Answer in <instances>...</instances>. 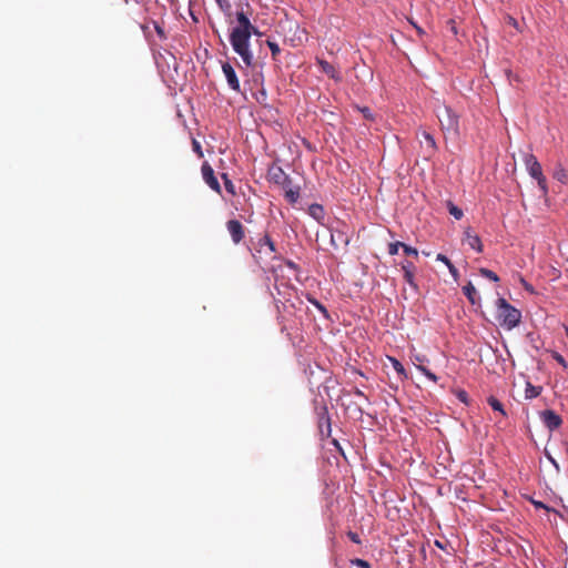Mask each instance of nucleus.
<instances>
[{
    "label": "nucleus",
    "mask_w": 568,
    "mask_h": 568,
    "mask_svg": "<svg viewBox=\"0 0 568 568\" xmlns=\"http://www.w3.org/2000/svg\"><path fill=\"white\" fill-rule=\"evenodd\" d=\"M192 145H193V150L197 153V155L200 158H202L203 156V152H202L201 144L196 140H193Z\"/></svg>",
    "instance_id": "38"
},
{
    "label": "nucleus",
    "mask_w": 568,
    "mask_h": 568,
    "mask_svg": "<svg viewBox=\"0 0 568 568\" xmlns=\"http://www.w3.org/2000/svg\"><path fill=\"white\" fill-rule=\"evenodd\" d=\"M531 504L536 507V508H540V509H546L547 511H550L551 509L546 506L542 501H539V500H535V499H531Z\"/></svg>",
    "instance_id": "37"
},
{
    "label": "nucleus",
    "mask_w": 568,
    "mask_h": 568,
    "mask_svg": "<svg viewBox=\"0 0 568 568\" xmlns=\"http://www.w3.org/2000/svg\"><path fill=\"white\" fill-rule=\"evenodd\" d=\"M417 362H422V358L419 356L415 357Z\"/></svg>",
    "instance_id": "56"
},
{
    "label": "nucleus",
    "mask_w": 568,
    "mask_h": 568,
    "mask_svg": "<svg viewBox=\"0 0 568 568\" xmlns=\"http://www.w3.org/2000/svg\"><path fill=\"white\" fill-rule=\"evenodd\" d=\"M362 112H363V114H364V116H365L366 119H371V118H372V113H371V111H369V109H368V108H364V109L362 110Z\"/></svg>",
    "instance_id": "47"
},
{
    "label": "nucleus",
    "mask_w": 568,
    "mask_h": 568,
    "mask_svg": "<svg viewBox=\"0 0 568 568\" xmlns=\"http://www.w3.org/2000/svg\"><path fill=\"white\" fill-rule=\"evenodd\" d=\"M355 395H356V396H359V397H364V398H366V396L364 395V393H363L361 389H358V388H356V389H355Z\"/></svg>",
    "instance_id": "51"
},
{
    "label": "nucleus",
    "mask_w": 568,
    "mask_h": 568,
    "mask_svg": "<svg viewBox=\"0 0 568 568\" xmlns=\"http://www.w3.org/2000/svg\"><path fill=\"white\" fill-rule=\"evenodd\" d=\"M222 176L224 180V185H225L226 191L231 194H235V189H234V184L232 183V181L227 178L226 174H223Z\"/></svg>",
    "instance_id": "33"
},
{
    "label": "nucleus",
    "mask_w": 568,
    "mask_h": 568,
    "mask_svg": "<svg viewBox=\"0 0 568 568\" xmlns=\"http://www.w3.org/2000/svg\"><path fill=\"white\" fill-rule=\"evenodd\" d=\"M554 179H556L557 181H559L561 183H566L567 182L566 170L562 166L557 168L554 172Z\"/></svg>",
    "instance_id": "28"
},
{
    "label": "nucleus",
    "mask_w": 568,
    "mask_h": 568,
    "mask_svg": "<svg viewBox=\"0 0 568 568\" xmlns=\"http://www.w3.org/2000/svg\"><path fill=\"white\" fill-rule=\"evenodd\" d=\"M468 245L477 252H483V244L478 235L471 234L469 230L465 232Z\"/></svg>",
    "instance_id": "18"
},
{
    "label": "nucleus",
    "mask_w": 568,
    "mask_h": 568,
    "mask_svg": "<svg viewBox=\"0 0 568 568\" xmlns=\"http://www.w3.org/2000/svg\"><path fill=\"white\" fill-rule=\"evenodd\" d=\"M254 250L255 253L253 254V256L258 263H266L275 258V243L273 242L268 233L258 235L257 242L254 244Z\"/></svg>",
    "instance_id": "3"
},
{
    "label": "nucleus",
    "mask_w": 568,
    "mask_h": 568,
    "mask_svg": "<svg viewBox=\"0 0 568 568\" xmlns=\"http://www.w3.org/2000/svg\"><path fill=\"white\" fill-rule=\"evenodd\" d=\"M521 313L504 297L497 300V320L507 329H513L520 323Z\"/></svg>",
    "instance_id": "2"
},
{
    "label": "nucleus",
    "mask_w": 568,
    "mask_h": 568,
    "mask_svg": "<svg viewBox=\"0 0 568 568\" xmlns=\"http://www.w3.org/2000/svg\"><path fill=\"white\" fill-rule=\"evenodd\" d=\"M410 23L415 27V29L417 30L418 34H423L424 33V30L418 27L416 23H414L413 21H410Z\"/></svg>",
    "instance_id": "49"
},
{
    "label": "nucleus",
    "mask_w": 568,
    "mask_h": 568,
    "mask_svg": "<svg viewBox=\"0 0 568 568\" xmlns=\"http://www.w3.org/2000/svg\"><path fill=\"white\" fill-rule=\"evenodd\" d=\"M281 186L284 191V197L286 201L291 204H295L300 199L301 187L298 185H294L291 178L285 181V184H281Z\"/></svg>",
    "instance_id": "10"
},
{
    "label": "nucleus",
    "mask_w": 568,
    "mask_h": 568,
    "mask_svg": "<svg viewBox=\"0 0 568 568\" xmlns=\"http://www.w3.org/2000/svg\"><path fill=\"white\" fill-rule=\"evenodd\" d=\"M541 390V386H534L531 383L528 382L525 388V397L526 399L535 398L540 395Z\"/></svg>",
    "instance_id": "21"
},
{
    "label": "nucleus",
    "mask_w": 568,
    "mask_h": 568,
    "mask_svg": "<svg viewBox=\"0 0 568 568\" xmlns=\"http://www.w3.org/2000/svg\"><path fill=\"white\" fill-rule=\"evenodd\" d=\"M565 450H566V454L568 455V442L565 443Z\"/></svg>",
    "instance_id": "53"
},
{
    "label": "nucleus",
    "mask_w": 568,
    "mask_h": 568,
    "mask_svg": "<svg viewBox=\"0 0 568 568\" xmlns=\"http://www.w3.org/2000/svg\"><path fill=\"white\" fill-rule=\"evenodd\" d=\"M317 425H318V432L322 437L331 436V433H332L331 418H328L326 423L324 420H318Z\"/></svg>",
    "instance_id": "22"
},
{
    "label": "nucleus",
    "mask_w": 568,
    "mask_h": 568,
    "mask_svg": "<svg viewBox=\"0 0 568 568\" xmlns=\"http://www.w3.org/2000/svg\"><path fill=\"white\" fill-rule=\"evenodd\" d=\"M437 118L439 120L442 130L453 134L454 136L459 135V121L458 115L452 110L449 106H443L438 113Z\"/></svg>",
    "instance_id": "5"
},
{
    "label": "nucleus",
    "mask_w": 568,
    "mask_h": 568,
    "mask_svg": "<svg viewBox=\"0 0 568 568\" xmlns=\"http://www.w3.org/2000/svg\"><path fill=\"white\" fill-rule=\"evenodd\" d=\"M404 271V280L414 288L417 290V284L414 280L415 266L412 262L406 261L402 264Z\"/></svg>",
    "instance_id": "14"
},
{
    "label": "nucleus",
    "mask_w": 568,
    "mask_h": 568,
    "mask_svg": "<svg viewBox=\"0 0 568 568\" xmlns=\"http://www.w3.org/2000/svg\"><path fill=\"white\" fill-rule=\"evenodd\" d=\"M525 287H526V290H528V291H532V287H531L530 285L526 284V283H525Z\"/></svg>",
    "instance_id": "52"
},
{
    "label": "nucleus",
    "mask_w": 568,
    "mask_h": 568,
    "mask_svg": "<svg viewBox=\"0 0 568 568\" xmlns=\"http://www.w3.org/2000/svg\"><path fill=\"white\" fill-rule=\"evenodd\" d=\"M333 444H334L336 447H338V443H337V440H336V439H333Z\"/></svg>",
    "instance_id": "54"
},
{
    "label": "nucleus",
    "mask_w": 568,
    "mask_h": 568,
    "mask_svg": "<svg viewBox=\"0 0 568 568\" xmlns=\"http://www.w3.org/2000/svg\"><path fill=\"white\" fill-rule=\"evenodd\" d=\"M524 162H525L526 169L531 178H538L539 175H541V172H542L541 165L534 154H531V153L525 154Z\"/></svg>",
    "instance_id": "11"
},
{
    "label": "nucleus",
    "mask_w": 568,
    "mask_h": 568,
    "mask_svg": "<svg viewBox=\"0 0 568 568\" xmlns=\"http://www.w3.org/2000/svg\"><path fill=\"white\" fill-rule=\"evenodd\" d=\"M399 247H403V243L402 242L389 243V245H388V253L390 255H395V254H397Z\"/></svg>",
    "instance_id": "34"
},
{
    "label": "nucleus",
    "mask_w": 568,
    "mask_h": 568,
    "mask_svg": "<svg viewBox=\"0 0 568 568\" xmlns=\"http://www.w3.org/2000/svg\"><path fill=\"white\" fill-rule=\"evenodd\" d=\"M351 564L353 566H356L358 568H372L369 562L364 560V559H361V558H354L351 560Z\"/></svg>",
    "instance_id": "31"
},
{
    "label": "nucleus",
    "mask_w": 568,
    "mask_h": 568,
    "mask_svg": "<svg viewBox=\"0 0 568 568\" xmlns=\"http://www.w3.org/2000/svg\"><path fill=\"white\" fill-rule=\"evenodd\" d=\"M534 179L537 180L538 186L541 190L542 194H547L548 187H547V181H546L545 175L541 173V175H539L538 178H534Z\"/></svg>",
    "instance_id": "29"
},
{
    "label": "nucleus",
    "mask_w": 568,
    "mask_h": 568,
    "mask_svg": "<svg viewBox=\"0 0 568 568\" xmlns=\"http://www.w3.org/2000/svg\"><path fill=\"white\" fill-rule=\"evenodd\" d=\"M479 273H480L481 276H484V277H486V278H488V280H490L493 282H498L499 281L498 275L495 272H493V271H490L488 268L481 267V268H479Z\"/></svg>",
    "instance_id": "27"
},
{
    "label": "nucleus",
    "mask_w": 568,
    "mask_h": 568,
    "mask_svg": "<svg viewBox=\"0 0 568 568\" xmlns=\"http://www.w3.org/2000/svg\"><path fill=\"white\" fill-rule=\"evenodd\" d=\"M540 418L545 426L550 430H555L559 428L562 424L561 417L551 409H546L540 413Z\"/></svg>",
    "instance_id": "6"
},
{
    "label": "nucleus",
    "mask_w": 568,
    "mask_h": 568,
    "mask_svg": "<svg viewBox=\"0 0 568 568\" xmlns=\"http://www.w3.org/2000/svg\"><path fill=\"white\" fill-rule=\"evenodd\" d=\"M403 250L407 255L418 256V251L415 247H412L405 243H403Z\"/></svg>",
    "instance_id": "36"
},
{
    "label": "nucleus",
    "mask_w": 568,
    "mask_h": 568,
    "mask_svg": "<svg viewBox=\"0 0 568 568\" xmlns=\"http://www.w3.org/2000/svg\"><path fill=\"white\" fill-rule=\"evenodd\" d=\"M546 456H547L548 460H549V462L555 466V468H556L557 470H559V465H558V463H557V462L551 457V455H550V454H548V453L546 452Z\"/></svg>",
    "instance_id": "45"
},
{
    "label": "nucleus",
    "mask_w": 568,
    "mask_h": 568,
    "mask_svg": "<svg viewBox=\"0 0 568 568\" xmlns=\"http://www.w3.org/2000/svg\"><path fill=\"white\" fill-rule=\"evenodd\" d=\"M201 171L205 183L215 192L221 193V186L217 181V178L214 174L212 166L205 162L203 163Z\"/></svg>",
    "instance_id": "9"
},
{
    "label": "nucleus",
    "mask_w": 568,
    "mask_h": 568,
    "mask_svg": "<svg viewBox=\"0 0 568 568\" xmlns=\"http://www.w3.org/2000/svg\"><path fill=\"white\" fill-rule=\"evenodd\" d=\"M314 404H315V413L317 416V422L324 420L326 423L327 419L331 418L326 404L325 403L320 404L316 399L314 400Z\"/></svg>",
    "instance_id": "19"
},
{
    "label": "nucleus",
    "mask_w": 568,
    "mask_h": 568,
    "mask_svg": "<svg viewBox=\"0 0 568 568\" xmlns=\"http://www.w3.org/2000/svg\"><path fill=\"white\" fill-rule=\"evenodd\" d=\"M239 26L234 27L230 33V42L233 50L248 65V17L244 11L236 13Z\"/></svg>",
    "instance_id": "1"
},
{
    "label": "nucleus",
    "mask_w": 568,
    "mask_h": 568,
    "mask_svg": "<svg viewBox=\"0 0 568 568\" xmlns=\"http://www.w3.org/2000/svg\"><path fill=\"white\" fill-rule=\"evenodd\" d=\"M222 70H223V73L227 80V83L230 85L231 89L235 90V91H240V81L236 77V73H235V70L234 68L231 65V63L229 62H224L222 64Z\"/></svg>",
    "instance_id": "12"
},
{
    "label": "nucleus",
    "mask_w": 568,
    "mask_h": 568,
    "mask_svg": "<svg viewBox=\"0 0 568 568\" xmlns=\"http://www.w3.org/2000/svg\"><path fill=\"white\" fill-rule=\"evenodd\" d=\"M270 178L276 184H285V181L290 178L280 166L272 168L268 171Z\"/></svg>",
    "instance_id": "16"
},
{
    "label": "nucleus",
    "mask_w": 568,
    "mask_h": 568,
    "mask_svg": "<svg viewBox=\"0 0 568 568\" xmlns=\"http://www.w3.org/2000/svg\"><path fill=\"white\" fill-rule=\"evenodd\" d=\"M487 402L494 410L499 412L503 416L507 415L503 404L496 397L489 396Z\"/></svg>",
    "instance_id": "24"
},
{
    "label": "nucleus",
    "mask_w": 568,
    "mask_h": 568,
    "mask_svg": "<svg viewBox=\"0 0 568 568\" xmlns=\"http://www.w3.org/2000/svg\"><path fill=\"white\" fill-rule=\"evenodd\" d=\"M448 23L452 26L450 30L456 34L457 30H456V27H455V21L454 20H449Z\"/></svg>",
    "instance_id": "48"
},
{
    "label": "nucleus",
    "mask_w": 568,
    "mask_h": 568,
    "mask_svg": "<svg viewBox=\"0 0 568 568\" xmlns=\"http://www.w3.org/2000/svg\"><path fill=\"white\" fill-rule=\"evenodd\" d=\"M436 260L445 263L446 265H449L452 263L450 260L442 253L437 254Z\"/></svg>",
    "instance_id": "41"
},
{
    "label": "nucleus",
    "mask_w": 568,
    "mask_h": 568,
    "mask_svg": "<svg viewBox=\"0 0 568 568\" xmlns=\"http://www.w3.org/2000/svg\"><path fill=\"white\" fill-rule=\"evenodd\" d=\"M447 267H448L449 273L452 274V276L457 281V278L459 276L458 270L455 267V265L453 263L447 265Z\"/></svg>",
    "instance_id": "39"
},
{
    "label": "nucleus",
    "mask_w": 568,
    "mask_h": 568,
    "mask_svg": "<svg viewBox=\"0 0 568 568\" xmlns=\"http://www.w3.org/2000/svg\"><path fill=\"white\" fill-rule=\"evenodd\" d=\"M456 396H457V398H458L462 403H464V404H466V405L468 404V394H467L465 390H463V389H458V390L456 392Z\"/></svg>",
    "instance_id": "35"
},
{
    "label": "nucleus",
    "mask_w": 568,
    "mask_h": 568,
    "mask_svg": "<svg viewBox=\"0 0 568 568\" xmlns=\"http://www.w3.org/2000/svg\"><path fill=\"white\" fill-rule=\"evenodd\" d=\"M463 292L465 294V296L468 298V301L473 304V305H476L479 303L480 301V297L478 296L477 294V291L475 288V286L473 285L471 282H468L464 287H463Z\"/></svg>",
    "instance_id": "17"
},
{
    "label": "nucleus",
    "mask_w": 568,
    "mask_h": 568,
    "mask_svg": "<svg viewBox=\"0 0 568 568\" xmlns=\"http://www.w3.org/2000/svg\"><path fill=\"white\" fill-rule=\"evenodd\" d=\"M448 211L456 220H460L464 215L463 210L456 206L453 202H448Z\"/></svg>",
    "instance_id": "26"
},
{
    "label": "nucleus",
    "mask_w": 568,
    "mask_h": 568,
    "mask_svg": "<svg viewBox=\"0 0 568 568\" xmlns=\"http://www.w3.org/2000/svg\"><path fill=\"white\" fill-rule=\"evenodd\" d=\"M286 265H287L288 267L293 268V270H296V268H297V265H296L294 262H292V261H287V262H286Z\"/></svg>",
    "instance_id": "50"
},
{
    "label": "nucleus",
    "mask_w": 568,
    "mask_h": 568,
    "mask_svg": "<svg viewBox=\"0 0 568 568\" xmlns=\"http://www.w3.org/2000/svg\"><path fill=\"white\" fill-rule=\"evenodd\" d=\"M255 99H256V101H257L258 103H264V101H265V99H266V93H265V91H264V90H262V91L260 92V94L255 97Z\"/></svg>",
    "instance_id": "42"
},
{
    "label": "nucleus",
    "mask_w": 568,
    "mask_h": 568,
    "mask_svg": "<svg viewBox=\"0 0 568 568\" xmlns=\"http://www.w3.org/2000/svg\"><path fill=\"white\" fill-rule=\"evenodd\" d=\"M264 42L267 44V47L270 48V50L272 52L273 58L275 59L276 55L281 52L278 44L274 41H271L270 36H267L266 38L263 39V43Z\"/></svg>",
    "instance_id": "25"
},
{
    "label": "nucleus",
    "mask_w": 568,
    "mask_h": 568,
    "mask_svg": "<svg viewBox=\"0 0 568 568\" xmlns=\"http://www.w3.org/2000/svg\"><path fill=\"white\" fill-rule=\"evenodd\" d=\"M317 63L321 67V70L325 74H327L329 78H332L336 81L341 80L338 72L335 70V68L329 62H327L326 60H323V59H317Z\"/></svg>",
    "instance_id": "15"
},
{
    "label": "nucleus",
    "mask_w": 568,
    "mask_h": 568,
    "mask_svg": "<svg viewBox=\"0 0 568 568\" xmlns=\"http://www.w3.org/2000/svg\"><path fill=\"white\" fill-rule=\"evenodd\" d=\"M566 335H567V337H568V327L566 328Z\"/></svg>",
    "instance_id": "57"
},
{
    "label": "nucleus",
    "mask_w": 568,
    "mask_h": 568,
    "mask_svg": "<svg viewBox=\"0 0 568 568\" xmlns=\"http://www.w3.org/2000/svg\"><path fill=\"white\" fill-rule=\"evenodd\" d=\"M418 136H420L419 143L425 152V155L427 158L434 155L437 150L434 136L427 131H422L420 133H418Z\"/></svg>",
    "instance_id": "8"
},
{
    "label": "nucleus",
    "mask_w": 568,
    "mask_h": 568,
    "mask_svg": "<svg viewBox=\"0 0 568 568\" xmlns=\"http://www.w3.org/2000/svg\"><path fill=\"white\" fill-rule=\"evenodd\" d=\"M555 358H556V361H557L559 364H561L564 367H567L566 361H565V358H564L561 355L556 354Z\"/></svg>",
    "instance_id": "46"
},
{
    "label": "nucleus",
    "mask_w": 568,
    "mask_h": 568,
    "mask_svg": "<svg viewBox=\"0 0 568 568\" xmlns=\"http://www.w3.org/2000/svg\"><path fill=\"white\" fill-rule=\"evenodd\" d=\"M285 294H287L286 301H283L282 298H274L280 323L285 318V313L293 315L296 308V302H300L296 291L293 287L285 285Z\"/></svg>",
    "instance_id": "4"
},
{
    "label": "nucleus",
    "mask_w": 568,
    "mask_h": 568,
    "mask_svg": "<svg viewBox=\"0 0 568 568\" xmlns=\"http://www.w3.org/2000/svg\"><path fill=\"white\" fill-rule=\"evenodd\" d=\"M271 26L272 23L270 21L263 20L258 23L257 19H254V22H251V36L255 34L257 37V42L262 45L263 39L268 36L267 33Z\"/></svg>",
    "instance_id": "7"
},
{
    "label": "nucleus",
    "mask_w": 568,
    "mask_h": 568,
    "mask_svg": "<svg viewBox=\"0 0 568 568\" xmlns=\"http://www.w3.org/2000/svg\"><path fill=\"white\" fill-rule=\"evenodd\" d=\"M308 214L316 221L321 222L324 219V209L322 205L314 203L310 205Z\"/></svg>",
    "instance_id": "20"
},
{
    "label": "nucleus",
    "mask_w": 568,
    "mask_h": 568,
    "mask_svg": "<svg viewBox=\"0 0 568 568\" xmlns=\"http://www.w3.org/2000/svg\"><path fill=\"white\" fill-rule=\"evenodd\" d=\"M286 329L285 325H282L281 331L284 332Z\"/></svg>",
    "instance_id": "55"
},
{
    "label": "nucleus",
    "mask_w": 568,
    "mask_h": 568,
    "mask_svg": "<svg viewBox=\"0 0 568 568\" xmlns=\"http://www.w3.org/2000/svg\"><path fill=\"white\" fill-rule=\"evenodd\" d=\"M277 295L278 297L277 298H282L283 301H286L287 298V294H285V287L283 290H281L280 287H277Z\"/></svg>",
    "instance_id": "44"
},
{
    "label": "nucleus",
    "mask_w": 568,
    "mask_h": 568,
    "mask_svg": "<svg viewBox=\"0 0 568 568\" xmlns=\"http://www.w3.org/2000/svg\"><path fill=\"white\" fill-rule=\"evenodd\" d=\"M417 368L427 377L429 378L430 381L433 382H436L437 381V376L432 373L428 368H426L425 366L423 365H418Z\"/></svg>",
    "instance_id": "32"
},
{
    "label": "nucleus",
    "mask_w": 568,
    "mask_h": 568,
    "mask_svg": "<svg viewBox=\"0 0 568 568\" xmlns=\"http://www.w3.org/2000/svg\"><path fill=\"white\" fill-rule=\"evenodd\" d=\"M308 301L325 316L328 317L326 307L315 298H308Z\"/></svg>",
    "instance_id": "30"
},
{
    "label": "nucleus",
    "mask_w": 568,
    "mask_h": 568,
    "mask_svg": "<svg viewBox=\"0 0 568 568\" xmlns=\"http://www.w3.org/2000/svg\"><path fill=\"white\" fill-rule=\"evenodd\" d=\"M389 361L393 365V368L396 371V373L400 376L402 379L407 378V373L405 371V367L403 364L396 359L395 357H389Z\"/></svg>",
    "instance_id": "23"
},
{
    "label": "nucleus",
    "mask_w": 568,
    "mask_h": 568,
    "mask_svg": "<svg viewBox=\"0 0 568 568\" xmlns=\"http://www.w3.org/2000/svg\"><path fill=\"white\" fill-rule=\"evenodd\" d=\"M226 227L235 244L240 243L243 240L244 229L243 225L237 220H230L226 223Z\"/></svg>",
    "instance_id": "13"
},
{
    "label": "nucleus",
    "mask_w": 568,
    "mask_h": 568,
    "mask_svg": "<svg viewBox=\"0 0 568 568\" xmlns=\"http://www.w3.org/2000/svg\"><path fill=\"white\" fill-rule=\"evenodd\" d=\"M347 536L349 537V539H351L353 542H355V544H361V539H359L358 534L353 532V531H348Z\"/></svg>",
    "instance_id": "40"
},
{
    "label": "nucleus",
    "mask_w": 568,
    "mask_h": 568,
    "mask_svg": "<svg viewBox=\"0 0 568 568\" xmlns=\"http://www.w3.org/2000/svg\"><path fill=\"white\" fill-rule=\"evenodd\" d=\"M506 20H507V23H509L514 28H516V29L518 28V22L515 18L507 16Z\"/></svg>",
    "instance_id": "43"
}]
</instances>
